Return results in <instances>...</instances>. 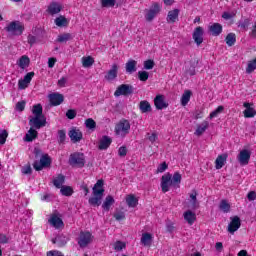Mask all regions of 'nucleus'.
<instances>
[{"mask_svg":"<svg viewBox=\"0 0 256 256\" xmlns=\"http://www.w3.org/2000/svg\"><path fill=\"white\" fill-rule=\"evenodd\" d=\"M63 10V5L59 2H52L47 7V13L49 15H59Z\"/></svg>","mask_w":256,"mask_h":256,"instance_id":"ddd939ff","label":"nucleus"},{"mask_svg":"<svg viewBox=\"0 0 256 256\" xmlns=\"http://www.w3.org/2000/svg\"><path fill=\"white\" fill-rule=\"evenodd\" d=\"M68 135L73 143H79L83 139V133L77 128H72Z\"/></svg>","mask_w":256,"mask_h":256,"instance_id":"f3484780","label":"nucleus"},{"mask_svg":"<svg viewBox=\"0 0 256 256\" xmlns=\"http://www.w3.org/2000/svg\"><path fill=\"white\" fill-rule=\"evenodd\" d=\"M140 243L144 247H151L153 244V234L147 232L143 233L140 239Z\"/></svg>","mask_w":256,"mask_h":256,"instance_id":"4be33fe9","label":"nucleus"},{"mask_svg":"<svg viewBox=\"0 0 256 256\" xmlns=\"http://www.w3.org/2000/svg\"><path fill=\"white\" fill-rule=\"evenodd\" d=\"M46 123L47 120L44 115L30 117L29 119V125L34 129H41V127H45Z\"/></svg>","mask_w":256,"mask_h":256,"instance_id":"6e6552de","label":"nucleus"},{"mask_svg":"<svg viewBox=\"0 0 256 256\" xmlns=\"http://www.w3.org/2000/svg\"><path fill=\"white\" fill-rule=\"evenodd\" d=\"M73 39V34L71 33H64L58 35L57 42L58 43H67V41H71Z\"/></svg>","mask_w":256,"mask_h":256,"instance_id":"e433bc0d","label":"nucleus"},{"mask_svg":"<svg viewBox=\"0 0 256 256\" xmlns=\"http://www.w3.org/2000/svg\"><path fill=\"white\" fill-rule=\"evenodd\" d=\"M114 203L115 199L113 198V196L108 195L102 204V209H104V211H109Z\"/></svg>","mask_w":256,"mask_h":256,"instance_id":"72a5a7b5","label":"nucleus"},{"mask_svg":"<svg viewBox=\"0 0 256 256\" xmlns=\"http://www.w3.org/2000/svg\"><path fill=\"white\" fill-rule=\"evenodd\" d=\"M5 31L14 36L23 35V31H25V25L19 21H13L5 27Z\"/></svg>","mask_w":256,"mask_h":256,"instance_id":"39448f33","label":"nucleus"},{"mask_svg":"<svg viewBox=\"0 0 256 256\" xmlns=\"http://www.w3.org/2000/svg\"><path fill=\"white\" fill-rule=\"evenodd\" d=\"M249 159H251V152L249 150L240 151L238 155L240 165H249Z\"/></svg>","mask_w":256,"mask_h":256,"instance_id":"a211bd4d","label":"nucleus"},{"mask_svg":"<svg viewBox=\"0 0 256 256\" xmlns=\"http://www.w3.org/2000/svg\"><path fill=\"white\" fill-rule=\"evenodd\" d=\"M48 223H50V225H52V227L55 229H61V227H64L63 220L59 214H52L48 220Z\"/></svg>","mask_w":256,"mask_h":256,"instance_id":"4468645a","label":"nucleus"},{"mask_svg":"<svg viewBox=\"0 0 256 256\" xmlns=\"http://www.w3.org/2000/svg\"><path fill=\"white\" fill-rule=\"evenodd\" d=\"M30 63H31V60L29 59V56H27V55H23L17 61V65L20 67V69H27V67H29Z\"/></svg>","mask_w":256,"mask_h":256,"instance_id":"c756f323","label":"nucleus"},{"mask_svg":"<svg viewBox=\"0 0 256 256\" xmlns=\"http://www.w3.org/2000/svg\"><path fill=\"white\" fill-rule=\"evenodd\" d=\"M256 69V58L253 60L248 61L247 67H246V73L250 75V73H253Z\"/></svg>","mask_w":256,"mask_h":256,"instance_id":"a18cd8bd","label":"nucleus"},{"mask_svg":"<svg viewBox=\"0 0 256 256\" xmlns=\"http://www.w3.org/2000/svg\"><path fill=\"white\" fill-rule=\"evenodd\" d=\"M188 208L195 211V209H199V201H197V192L194 191L190 194V199L188 201Z\"/></svg>","mask_w":256,"mask_h":256,"instance_id":"5701e85b","label":"nucleus"},{"mask_svg":"<svg viewBox=\"0 0 256 256\" xmlns=\"http://www.w3.org/2000/svg\"><path fill=\"white\" fill-rule=\"evenodd\" d=\"M203 28L198 26L195 28L193 32V39L197 45H201L203 43Z\"/></svg>","mask_w":256,"mask_h":256,"instance_id":"412c9836","label":"nucleus"},{"mask_svg":"<svg viewBox=\"0 0 256 256\" xmlns=\"http://www.w3.org/2000/svg\"><path fill=\"white\" fill-rule=\"evenodd\" d=\"M219 209L223 211V213H229L231 211V205L227 200H222L219 205Z\"/></svg>","mask_w":256,"mask_h":256,"instance_id":"37998d69","label":"nucleus"},{"mask_svg":"<svg viewBox=\"0 0 256 256\" xmlns=\"http://www.w3.org/2000/svg\"><path fill=\"white\" fill-rule=\"evenodd\" d=\"M85 125L87 129H90V131H95L97 128V122L93 120L92 118H88L85 120Z\"/></svg>","mask_w":256,"mask_h":256,"instance_id":"c03bdc74","label":"nucleus"},{"mask_svg":"<svg viewBox=\"0 0 256 256\" xmlns=\"http://www.w3.org/2000/svg\"><path fill=\"white\" fill-rule=\"evenodd\" d=\"M32 113L34 116H43V106L41 104L34 105Z\"/></svg>","mask_w":256,"mask_h":256,"instance_id":"de8ad7c7","label":"nucleus"},{"mask_svg":"<svg viewBox=\"0 0 256 256\" xmlns=\"http://www.w3.org/2000/svg\"><path fill=\"white\" fill-rule=\"evenodd\" d=\"M111 143H113V140L111 139V137L103 136L99 141L98 149H100V151H105L109 149V147L111 146Z\"/></svg>","mask_w":256,"mask_h":256,"instance_id":"aec40b11","label":"nucleus"},{"mask_svg":"<svg viewBox=\"0 0 256 256\" xmlns=\"http://www.w3.org/2000/svg\"><path fill=\"white\" fill-rule=\"evenodd\" d=\"M64 183H65V176H63V174H59L53 179V185L56 186L57 189H61Z\"/></svg>","mask_w":256,"mask_h":256,"instance_id":"f704fd0d","label":"nucleus"},{"mask_svg":"<svg viewBox=\"0 0 256 256\" xmlns=\"http://www.w3.org/2000/svg\"><path fill=\"white\" fill-rule=\"evenodd\" d=\"M37 135H38V132L32 127L26 133L24 137V141H26V143H31V141H34V139H37Z\"/></svg>","mask_w":256,"mask_h":256,"instance_id":"2f4dec72","label":"nucleus"},{"mask_svg":"<svg viewBox=\"0 0 256 256\" xmlns=\"http://www.w3.org/2000/svg\"><path fill=\"white\" fill-rule=\"evenodd\" d=\"M153 67H155V62L153 60L144 61V69L151 70Z\"/></svg>","mask_w":256,"mask_h":256,"instance_id":"4d7b16f0","label":"nucleus"},{"mask_svg":"<svg viewBox=\"0 0 256 256\" xmlns=\"http://www.w3.org/2000/svg\"><path fill=\"white\" fill-rule=\"evenodd\" d=\"M91 241H93V236L91 235V232H80L78 238V245H80V247H87V245H89Z\"/></svg>","mask_w":256,"mask_h":256,"instance_id":"9d476101","label":"nucleus"},{"mask_svg":"<svg viewBox=\"0 0 256 256\" xmlns=\"http://www.w3.org/2000/svg\"><path fill=\"white\" fill-rule=\"evenodd\" d=\"M224 109L225 108L223 106H218L216 110L210 113L209 118L215 119V117H218L219 115H221V113H223Z\"/></svg>","mask_w":256,"mask_h":256,"instance_id":"8fccbe9b","label":"nucleus"},{"mask_svg":"<svg viewBox=\"0 0 256 256\" xmlns=\"http://www.w3.org/2000/svg\"><path fill=\"white\" fill-rule=\"evenodd\" d=\"M237 15V10H233L231 12H224L222 14V19H225V21H229V19H233Z\"/></svg>","mask_w":256,"mask_h":256,"instance_id":"3c124183","label":"nucleus"},{"mask_svg":"<svg viewBox=\"0 0 256 256\" xmlns=\"http://www.w3.org/2000/svg\"><path fill=\"white\" fill-rule=\"evenodd\" d=\"M133 93V86L129 84H122L117 87L116 91L114 92L115 97H121V95L127 96Z\"/></svg>","mask_w":256,"mask_h":256,"instance_id":"1a4fd4ad","label":"nucleus"},{"mask_svg":"<svg viewBox=\"0 0 256 256\" xmlns=\"http://www.w3.org/2000/svg\"><path fill=\"white\" fill-rule=\"evenodd\" d=\"M34 154L36 157H40V160H36L33 164L35 171H42V169L51 165V158H49V155L42 154L39 148L34 149Z\"/></svg>","mask_w":256,"mask_h":256,"instance_id":"7ed1b4c3","label":"nucleus"},{"mask_svg":"<svg viewBox=\"0 0 256 256\" xmlns=\"http://www.w3.org/2000/svg\"><path fill=\"white\" fill-rule=\"evenodd\" d=\"M179 13L180 10L179 9H174L168 12L167 15V22L168 23H176L177 21H179Z\"/></svg>","mask_w":256,"mask_h":256,"instance_id":"cd10ccee","label":"nucleus"},{"mask_svg":"<svg viewBox=\"0 0 256 256\" xmlns=\"http://www.w3.org/2000/svg\"><path fill=\"white\" fill-rule=\"evenodd\" d=\"M101 7L109 8V7H115L117 4V0H101Z\"/></svg>","mask_w":256,"mask_h":256,"instance_id":"09e8293b","label":"nucleus"},{"mask_svg":"<svg viewBox=\"0 0 256 256\" xmlns=\"http://www.w3.org/2000/svg\"><path fill=\"white\" fill-rule=\"evenodd\" d=\"M103 180H98L94 187L92 188L93 197H91L88 202L93 207H99L101 205V201L103 199V194L105 193V189H103Z\"/></svg>","mask_w":256,"mask_h":256,"instance_id":"f03ea898","label":"nucleus"},{"mask_svg":"<svg viewBox=\"0 0 256 256\" xmlns=\"http://www.w3.org/2000/svg\"><path fill=\"white\" fill-rule=\"evenodd\" d=\"M147 139H148V141H150V143L153 144V143H157V141H159V136L157 135V132L148 133Z\"/></svg>","mask_w":256,"mask_h":256,"instance_id":"603ef678","label":"nucleus"},{"mask_svg":"<svg viewBox=\"0 0 256 256\" xmlns=\"http://www.w3.org/2000/svg\"><path fill=\"white\" fill-rule=\"evenodd\" d=\"M209 31L214 37H219V34L223 33V26L220 23H212L209 26Z\"/></svg>","mask_w":256,"mask_h":256,"instance_id":"bb28decb","label":"nucleus"},{"mask_svg":"<svg viewBox=\"0 0 256 256\" xmlns=\"http://www.w3.org/2000/svg\"><path fill=\"white\" fill-rule=\"evenodd\" d=\"M138 79H140L141 81H147V79H149V72L139 71L138 72Z\"/></svg>","mask_w":256,"mask_h":256,"instance_id":"864d4df0","label":"nucleus"},{"mask_svg":"<svg viewBox=\"0 0 256 256\" xmlns=\"http://www.w3.org/2000/svg\"><path fill=\"white\" fill-rule=\"evenodd\" d=\"M207 129H209V121L204 120L200 124H197L194 135H196V137H201Z\"/></svg>","mask_w":256,"mask_h":256,"instance_id":"6ab92c4d","label":"nucleus"},{"mask_svg":"<svg viewBox=\"0 0 256 256\" xmlns=\"http://www.w3.org/2000/svg\"><path fill=\"white\" fill-rule=\"evenodd\" d=\"M23 175H31V166L27 165L22 168Z\"/></svg>","mask_w":256,"mask_h":256,"instance_id":"338daca9","label":"nucleus"},{"mask_svg":"<svg viewBox=\"0 0 256 256\" xmlns=\"http://www.w3.org/2000/svg\"><path fill=\"white\" fill-rule=\"evenodd\" d=\"M93 63H95V60L93 57L88 56V57H82V66L85 67L86 69L93 66Z\"/></svg>","mask_w":256,"mask_h":256,"instance_id":"ea45409f","label":"nucleus"},{"mask_svg":"<svg viewBox=\"0 0 256 256\" xmlns=\"http://www.w3.org/2000/svg\"><path fill=\"white\" fill-rule=\"evenodd\" d=\"M48 99H49L50 105H52V107H57V106L61 105V103H63V101H65V97L63 96V94H59V93H52V94L48 95Z\"/></svg>","mask_w":256,"mask_h":256,"instance_id":"f8f14e48","label":"nucleus"},{"mask_svg":"<svg viewBox=\"0 0 256 256\" xmlns=\"http://www.w3.org/2000/svg\"><path fill=\"white\" fill-rule=\"evenodd\" d=\"M181 173L175 172L173 175L171 173H166L161 177L160 187L163 193H168L171 187L174 189H179V185H181Z\"/></svg>","mask_w":256,"mask_h":256,"instance_id":"f257e3e1","label":"nucleus"},{"mask_svg":"<svg viewBox=\"0 0 256 256\" xmlns=\"http://www.w3.org/2000/svg\"><path fill=\"white\" fill-rule=\"evenodd\" d=\"M60 192L65 197H71L73 195V188L71 186H62Z\"/></svg>","mask_w":256,"mask_h":256,"instance_id":"79ce46f5","label":"nucleus"},{"mask_svg":"<svg viewBox=\"0 0 256 256\" xmlns=\"http://www.w3.org/2000/svg\"><path fill=\"white\" fill-rule=\"evenodd\" d=\"M243 107H245V110L243 111V113H244V117L246 119H251V118L255 117L256 110L253 107V104H251L249 102H244Z\"/></svg>","mask_w":256,"mask_h":256,"instance_id":"dca6fc26","label":"nucleus"},{"mask_svg":"<svg viewBox=\"0 0 256 256\" xmlns=\"http://www.w3.org/2000/svg\"><path fill=\"white\" fill-rule=\"evenodd\" d=\"M154 105L158 110L167 109L168 107L167 103L165 102V97L163 95H157L155 97Z\"/></svg>","mask_w":256,"mask_h":256,"instance_id":"b1692460","label":"nucleus"},{"mask_svg":"<svg viewBox=\"0 0 256 256\" xmlns=\"http://www.w3.org/2000/svg\"><path fill=\"white\" fill-rule=\"evenodd\" d=\"M125 247H126L125 242L117 241L114 244L115 251H123V249H125Z\"/></svg>","mask_w":256,"mask_h":256,"instance_id":"5fc2aeb1","label":"nucleus"},{"mask_svg":"<svg viewBox=\"0 0 256 256\" xmlns=\"http://www.w3.org/2000/svg\"><path fill=\"white\" fill-rule=\"evenodd\" d=\"M126 203L128 207H137L138 200L135 198L134 195H128L126 196Z\"/></svg>","mask_w":256,"mask_h":256,"instance_id":"a19ab883","label":"nucleus"},{"mask_svg":"<svg viewBox=\"0 0 256 256\" xmlns=\"http://www.w3.org/2000/svg\"><path fill=\"white\" fill-rule=\"evenodd\" d=\"M57 63V58H49L48 59V67L49 69H53L55 67V64Z\"/></svg>","mask_w":256,"mask_h":256,"instance_id":"e2e57ef3","label":"nucleus"},{"mask_svg":"<svg viewBox=\"0 0 256 256\" xmlns=\"http://www.w3.org/2000/svg\"><path fill=\"white\" fill-rule=\"evenodd\" d=\"M25 110V101L18 102L16 104V111H24Z\"/></svg>","mask_w":256,"mask_h":256,"instance_id":"0e129e2a","label":"nucleus"},{"mask_svg":"<svg viewBox=\"0 0 256 256\" xmlns=\"http://www.w3.org/2000/svg\"><path fill=\"white\" fill-rule=\"evenodd\" d=\"M47 256H64V255L58 250H50L47 252Z\"/></svg>","mask_w":256,"mask_h":256,"instance_id":"680f3d73","label":"nucleus"},{"mask_svg":"<svg viewBox=\"0 0 256 256\" xmlns=\"http://www.w3.org/2000/svg\"><path fill=\"white\" fill-rule=\"evenodd\" d=\"M114 218L116 219V221H123V219H125V212H116L114 214Z\"/></svg>","mask_w":256,"mask_h":256,"instance_id":"bf43d9fd","label":"nucleus"},{"mask_svg":"<svg viewBox=\"0 0 256 256\" xmlns=\"http://www.w3.org/2000/svg\"><path fill=\"white\" fill-rule=\"evenodd\" d=\"M158 13H161V6L159 3H154L149 9L145 10L146 21H153Z\"/></svg>","mask_w":256,"mask_h":256,"instance_id":"0eeeda50","label":"nucleus"},{"mask_svg":"<svg viewBox=\"0 0 256 256\" xmlns=\"http://www.w3.org/2000/svg\"><path fill=\"white\" fill-rule=\"evenodd\" d=\"M67 119H75L77 117V112L73 109H70L66 112Z\"/></svg>","mask_w":256,"mask_h":256,"instance_id":"13d9d810","label":"nucleus"},{"mask_svg":"<svg viewBox=\"0 0 256 256\" xmlns=\"http://www.w3.org/2000/svg\"><path fill=\"white\" fill-rule=\"evenodd\" d=\"M67 241H69V239H67V237L65 236H57L55 239L52 240V243H57L58 247H63L67 245Z\"/></svg>","mask_w":256,"mask_h":256,"instance_id":"58836bf2","label":"nucleus"},{"mask_svg":"<svg viewBox=\"0 0 256 256\" xmlns=\"http://www.w3.org/2000/svg\"><path fill=\"white\" fill-rule=\"evenodd\" d=\"M184 220L188 223V225H193L197 220V214L191 210H187L183 214Z\"/></svg>","mask_w":256,"mask_h":256,"instance_id":"a878e982","label":"nucleus"},{"mask_svg":"<svg viewBox=\"0 0 256 256\" xmlns=\"http://www.w3.org/2000/svg\"><path fill=\"white\" fill-rule=\"evenodd\" d=\"M126 69V73H129L130 75L132 73H135V71H137V61L131 59L126 63L125 66Z\"/></svg>","mask_w":256,"mask_h":256,"instance_id":"473e14b6","label":"nucleus"},{"mask_svg":"<svg viewBox=\"0 0 256 256\" xmlns=\"http://www.w3.org/2000/svg\"><path fill=\"white\" fill-rule=\"evenodd\" d=\"M33 77H35V72H28L23 79L18 81V89H27L29 83L33 80Z\"/></svg>","mask_w":256,"mask_h":256,"instance_id":"9b49d317","label":"nucleus"},{"mask_svg":"<svg viewBox=\"0 0 256 256\" xmlns=\"http://www.w3.org/2000/svg\"><path fill=\"white\" fill-rule=\"evenodd\" d=\"M240 227L241 219L239 218V216H234L228 225V233H231V235H233L235 231H237Z\"/></svg>","mask_w":256,"mask_h":256,"instance_id":"2eb2a0df","label":"nucleus"},{"mask_svg":"<svg viewBox=\"0 0 256 256\" xmlns=\"http://www.w3.org/2000/svg\"><path fill=\"white\" fill-rule=\"evenodd\" d=\"M118 71H119V66H117V64H113L112 68L105 75V79H107V81H114V79H117Z\"/></svg>","mask_w":256,"mask_h":256,"instance_id":"393cba45","label":"nucleus"},{"mask_svg":"<svg viewBox=\"0 0 256 256\" xmlns=\"http://www.w3.org/2000/svg\"><path fill=\"white\" fill-rule=\"evenodd\" d=\"M58 85L60 87H65L67 85V77H62L58 80Z\"/></svg>","mask_w":256,"mask_h":256,"instance_id":"774afa93","label":"nucleus"},{"mask_svg":"<svg viewBox=\"0 0 256 256\" xmlns=\"http://www.w3.org/2000/svg\"><path fill=\"white\" fill-rule=\"evenodd\" d=\"M69 163L72 167H85V155L75 152L70 155Z\"/></svg>","mask_w":256,"mask_h":256,"instance_id":"423d86ee","label":"nucleus"},{"mask_svg":"<svg viewBox=\"0 0 256 256\" xmlns=\"http://www.w3.org/2000/svg\"><path fill=\"white\" fill-rule=\"evenodd\" d=\"M118 154L120 157H125V155H127V148L125 146L120 147Z\"/></svg>","mask_w":256,"mask_h":256,"instance_id":"69168bd1","label":"nucleus"},{"mask_svg":"<svg viewBox=\"0 0 256 256\" xmlns=\"http://www.w3.org/2000/svg\"><path fill=\"white\" fill-rule=\"evenodd\" d=\"M226 45H228V47H233V45H235V43H237V35H235V33H229L226 38Z\"/></svg>","mask_w":256,"mask_h":256,"instance_id":"c9c22d12","label":"nucleus"},{"mask_svg":"<svg viewBox=\"0 0 256 256\" xmlns=\"http://www.w3.org/2000/svg\"><path fill=\"white\" fill-rule=\"evenodd\" d=\"M140 111L142 113H149L151 111V104L147 101H141L140 102Z\"/></svg>","mask_w":256,"mask_h":256,"instance_id":"49530a36","label":"nucleus"},{"mask_svg":"<svg viewBox=\"0 0 256 256\" xmlns=\"http://www.w3.org/2000/svg\"><path fill=\"white\" fill-rule=\"evenodd\" d=\"M8 133L7 130H3L0 133V145H5V141H7V137H8Z\"/></svg>","mask_w":256,"mask_h":256,"instance_id":"6e6d98bb","label":"nucleus"},{"mask_svg":"<svg viewBox=\"0 0 256 256\" xmlns=\"http://www.w3.org/2000/svg\"><path fill=\"white\" fill-rule=\"evenodd\" d=\"M54 23L57 27H67L69 25V19L60 15L54 19Z\"/></svg>","mask_w":256,"mask_h":256,"instance_id":"c85d7f7f","label":"nucleus"},{"mask_svg":"<svg viewBox=\"0 0 256 256\" xmlns=\"http://www.w3.org/2000/svg\"><path fill=\"white\" fill-rule=\"evenodd\" d=\"M191 101V90H185L181 97V105L185 107Z\"/></svg>","mask_w":256,"mask_h":256,"instance_id":"4c0bfd02","label":"nucleus"},{"mask_svg":"<svg viewBox=\"0 0 256 256\" xmlns=\"http://www.w3.org/2000/svg\"><path fill=\"white\" fill-rule=\"evenodd\" d=\"M131 131V123L128 120L122 119L115 126V133L118 137H127Z\"/></svg>","mask_w":256,"mask_h":256,"instance_id":"20e7f679","label":"nucleus"},{"mask_svg":"<svg viewBox=\"0 0 256 256\" xmlns=\"http://www.w3.org/2000/svg\"><path fill=\"white\" fill-rule=\"evenodd\" d=\"M225 163H227V155L226 154L219 155L215 160L216 169H223V167L225 166Z\"/></svg>","mask_w":256,"mask_h":256,"instance_id":"7c9ffc66","label":"nucleus"},{"mask_svg":"<svg viewBox=\"0 0 256 256\" xmlns=\"http://www.w3.org/2000/svg\"><path fill=\"white\" fill-rule=\"evenodd\" d=\"M167 163L163 162L162 164H160L157 168V173H164V171H167Z\"/></svg>","mask_w":256,"mask_h":256,"instance_id":"052dcab7","label":"nucleus"}]
</instances>
